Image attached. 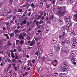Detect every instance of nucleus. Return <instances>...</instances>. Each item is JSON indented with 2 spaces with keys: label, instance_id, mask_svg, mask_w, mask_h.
I'll use <instances>...</instances> for the list:
<instances>
[{
  "label": "nucleus",
  "instance_id": "obj_36",
  "mask_svg": "<svg viewBox=\"0 0 77 77\" xmlns=\"http://www.w3.org/2000/svg\"><path fill=\"white\" fill-rule=\"evenodd\" d=\"M8 68H6L5 69V71H4V73H5L6 72H7V71H8Z\"/></svg>",
  "mask_w": 77,
  "mask_h": 77
},
{
  "label": "nucleus",
  "instance_id": "obj_35",
  "mask_svg": "<svg viewBox=\"0 0 77 77\" xmlns=\"http://www.w3.org/2000/svg\"><path fill=\"white\" fill-rule=\"evenodd\" d=\"M19 42H20V40H17L16 41V44L17 45V44H18V43H19Z\"/></svg>",
  "mask_w": 77,
  "mask_h": 77
},
{
  "label": "nucleus",
  "instance_id": "obj_42",
  "mask_svg": "<svg viewBox=\"0 0 77 77\" xmlns=\"http://www.w3.org/2000/svg\"><path fill=\"white\" fill-rule=\"evenodd\" d=\"M26 56V53H24L23 57H25Z\"/></svg>",
  "mask_w": 77,
  "mask_h": 77
},
{
  "label": "nucleus",
  "instance_id": "obj_43",
  "mask_svg": "<svg viewBox=\"0 0 77 77\" xmlns=\"http://www.w3.org/2000/svg\"><path fill=\"white\" fill-rule=\"evenodd\" d=\"M62 20H63L62 18H61L58 21H59V22H60V23H61V22H62Z\"/></svg>",
  "mask_w": 77,
  "mask_h": 77
},
{
  "label": "nucleus",
  "instance_id": "obj_30",
  "mask_svg": "<svg viewBox=\"0 0 77 77\" xmlns=\"http://www.w3.org/2000/svg\"><path fill=\"white\" fill-rule=\"evenodd\" d=\"M54 75L55 77H57V76H58V73H55L54 74Z\"/></svg>",
  "mask_w": 77,
  "mask_h": 77
},
{
  "label": "nucleus",
  "instance_id": "obj_29",
  "mask_svg": "<svg viewBox=\"0 0 77 77\" xmlns=\"http://www.w3.org/2000/svg\"><path fill=\"white\" fill-rule=\"evenodd\" d=\"M12 17V15H11V16H8L7 18V20H9V19H10V18Z\"/></svg>",
  "mask_w": 77,
  "mask_h": 77
},
{
  "label": "nucleus",
  "instance_id": "obj_58",
  "mask_svg": "<svg viewBox=\"0 0 77 77\" xmlns=\"http://www.w3.org/2000/svg\"><path fill=\"white\" fill-rule=\"evenodd\" d=\"M26 29V28H25L24 29H23L22 30V32H24V31H25Z\"/></svg>",
  "mask_w": 77,
  "mask_h": 77
},
{
  "label": "nucleus",
  "instance_id": "obj_62",
  "mask_svg": "<svg viewBox=\"0 0 77 77\" xmlns=\"http://www.w3.org/2000/svg\"><path fill=\"white\" fill-rule=\"evenodd\" d=\"M17 76V75L16 74V73H15L14 75H13V77H16Z\"/></svg>",
  "mask_w": 77,
  "mask_h": 77
},
{
  "label": "nucleus",
  "instance_id": "obj_44",
  "mask_svg": "<svg viewBox=\"0 0 77 77\" xmlns=\"http://www.w3.org/2000/svg\"><path fill=\"white\" fill-rule=\"evenodd\" d=\"M4 11H6L8 9V8H7V7H5L4 8Z\"/></svg>",
  "mask_w": 77,
  "mask_h": 77
},
{
  "label": "nucleus",
  "instance_id": "obj_19",
  "mask_svg": "<svg viewBox=\"0 0 77 77\" xmlns=\"http://www.w3.org/2000/svg\"><path fill=\"white\" fill-rule=\"evenodd\" d=\"M54 53V52L53 50H51L50 51V56H53V54Z\"/></svg>",
  "mask_w": 77,
  "mask_h": 77
},
{
  "label": "nucleus",
  "instance_id": "obj_34",
  "mask_svg": "<svg viewBox=\"0 0 77 77\" xmlns=\"http://www.w3.org/2000/svg\"><path fill=\"white\" fill-rule=\"evenodd\" d=\"M66 43V42L65 41H63L61 43V45H65Z\"/></svg>",
  "mask_w": 77,
  "mask_h": 77
},
{
  "label": "nucleus",
  "instance_id": "obj_60",
  "mask_svg": "<svg viewBox=\"0 0 77 77\" xmlns=\"http://www.w3.org/2000/svg\"><path fill=\"white\" fill-rule=\"evenodd\" d=\"M42 17V15H40L38 17V19H40V18H41Z\"/></svg>",
  "mask_w": 77,
  "mask_h": 77
},
{
  "label": "nucleus",
  "instance_id": "obj_28",
  "mask_svg": "<svg viewBox=\"0 0 77 77\" xmlns=\"http://www.w3.org/2000/svg\"><path fill=\"white\" fill-rule=\"evenodd\" d=\"M24 43V41L23 40L22 41H21L20 42V44H23Z\"/></svg>",
  "mask_w": 77,
  "mask_h": 77
},
{
  "label": "nucleus",
  "instance_id": "obj_49",
  "mask_svg": "<svg viewBox=\"0 0 77 77\" xmlns=\"http://www.w3.org/2000/svg\"><path fill=\"white\" fill-rule=\"evenodd\" d=\"M27 39L28 40H30V36H28L27 37Z\"/></svg>",
  "mask_w": 77,
  "mask_h": 77
},
{
  "label": "nucleus",
  "instance_id": "obj_56",
  "mask_svg": "<svg viewBox=\"0 0 77 77\" xmlns=\"http://www.w3.org/2000/svg\"><path fill=\"white\" fill-rule=\"evenodd\" d=\"M14 32H15V33H18V30L17 29L15 30H14Z\"/></svg>",
  "mask_w": 77,
  "mask_h": 77
},
{
  "label": "nucleus",
  "instance_id": "obj_51",
  "mask_svg": "<svg viewBox=\"0 0 77 77\" xmlns=\"http://www.w3.org/2000/svg\"><path fill=\"white\" fill-rule=\"evenodd\" d=\"M2 29L3 30H6V27H3Z\"/></svg>",
  "mask_w": 77,
  "mask_h": 77
},
{
  "label": "nucleus",
  "instance_id": "obj_8",
  "mask_svg": "<svg viewBox=\"0 0 77 77\" xmlns=\"http://www.w3.org/2000/svg\"><path fill=\"white\" fill-rule=\"evenodd\" d=\"M72 41H73V43L74 44H76L77 43V39H76V38H72Z\"/></svg>",
  "mask_w": 77,
  "mask_h": 77
},
{
  "label": "nucleus",
  "instance_id": "obj_23",
  "mask_svg": "<svg viewBox=\"0 0 77 77\" xmlns=\"http://www.w3.org/2000/svg\"><path fill=\"white\" fill-rule=\"evenodd\" d=\"M37 70L38 71H40V72H42V68H38L37 69Z\"/></svg>",
  "mask_w": 77,
  "mask_h": 77
},
{
  "label": "nucleus",
  "instance_id": "obj_17",
  "mask_svg": "<svg viewBox=\"0 0 77 77\" xmlns=\"http://www.w3.org/2000/svg\"><path fill=\"white\" fill-rule=\"evenodd\" d=\"M74 19L76 21H77V14H75L73 15Z\"/></svg>",
  "mask_w": 77,
  "mask_h": 77
},
{
  "label": "nucleus",
  "instance_id": "obj_6",
  "mask_svg": "<svg viewBox=\"0 0 77 77\" xmlns=\"http://www.w3.org/2000/svg\"><path fill=\"white\" fill-rule=\"evenodd\" d=\"M54 48H56V50L57 51H59V50H60V46H58L57 45H56L54 47Z\"/></svg>",
  "mask_w": 77,
  "mask_h": 77
},
{
  "label": "nucleus",
  "instance_id": "obj_55",
  "mask_svg": "<svg viewBox=\"0 0 77 77\" xmlns=\"http://www.w3.org/2000/svg\"><path fill=\"white\" fill-rule=\"evenodd\" d=\"M30 24V23L29 22H27V25L28 26H29Z\"/></svg>",
  "mask_w": 77,
  "mask_h": 77
},
{
  "label": "nucleus",
  "instance_id": "obj_10",
  "mask_svg": "<svg viewBox=\"0 0 77 77\" xmlns=\"http://www.w3.org/2000/svg\"><path fill=\"white\" fill-rule=\"evenodd\" d=\"M70 35L71 36H75V32H74V31H72L70 34Z\"/></svg>",
  "mask_w": 77,
  "mask_h": 77
},
{
  "label": "nucleus",
  "instance_id": "obj_57",
  "mask_svg": "<svg viewBox=\"0 0 77 77\" xmlns=\"http://www.w3.org/2000/svg\"><path fill=\"white\" fill-rule=\"evenodd\" d=\"M60 75L61 76V77H63V73H61L60 74Z\"/></svg>",
  "mask_w": 77,
  "mask_h": 77
},
{
  "label": "nucleus",
  "instance_id": "obj_22",
  "mask_svg": "<svg viewBox=\"0 0 77 77\" xmlns=\"http://www.w3.org/2000/svg\"><path fill=\"white\" fill-rule=\"evenodd\" d=\"M71 24H72V23H68L66 25L67 27H70L71 26Z\"/></svg>",
  "mask_w": 77,
  "mask_h": 77
},
{
  "label": "nucleus",
  "instance_id": "obj_52",
  "mask_svg": "<svg viewBox=\"0 0 77 77\" xmlns=\"http://www.w3.org/2000/svg\"><path fill=\"white\" fill-rule=\"evenodd\" d=\"M34 33H36L37 32V29H35L33 31Z\"/></svg>",
  "mask_w": 77,
  "mask_h": 77
},
{
  "label": "nucleus",
  "instance_id": "obj_54",
  "mask_svg": "<svg viewBox=\"0 0 77 77\" xmlns=\"http://www.w3.org/2000/svg\"><path fill=\"white\" fill-rule=\"evenodd\" d=\"M31 30H32V28L29 27L28 29L29 32H30V31H31Z\"/></svg>",
  "mask_w": 77,
  "mask_h": 77
},
{
  "label": "nucleus",
  "instance_id": "obj_20",
  "mask_svg": "<svg viewBox=\"0 0 77 77\" xmlns=\"http://www.w3.org/2000/svg\"><path fill=\"white\" fill-rule=\"evenodd\" d=\"M7 45L9 46H10L12 45V43H11V42L10 41L8 42Z\"/></svg>",
  "mask_w": 77,
  "mask_h": 77
},
{
  "label": "nucleus",
  "instance_id": "obj_45",
  "mask_svg": "<svg viewBox=\"0 0 77 77\" xmlns=\"http://www.w3.org/2000/svg\"><path fill=\"white\" fill-rule=\"evenodd\" d=\"M43 23V21H42L41 20H40L39 22L38 23L39 24H42Z\"/></svg>",
  "mask_w": 77,
  "mask_h": 77
},
{
  "label": "nucleus",
  "instance_id": "obj_32",
  "mask_svg": "<svg viewBox=\"0 0 77 77\" xmlns=\"http://www.w3.org/2000/svg\"><path fill=\"white\" fill-rule=\"evenodd\" d=\"M17 18V17L16 16H13V21H15V20Z\"/></svg>",
  "mask_w": 77,
  "mask_h": 77
},
{
  "label": "nucleus",
  "instance_id": "obj_4",
  "mask_svg": "<svg viewBox=\"0 0 77 77\" xmlns=\"http://www.w3.org/2000/svg\"><path fill=\"white\" fill-rule=\"evenodd\" d=\"M65 13V11H62L58 13V15L59 17H62V16H63V15H64Z\"/></svg>",
  "mask_w": 77,
  "mask_h": 77
},
{
  "label": "nucleus",
  "instance_id": "obj_21",
  "mask_svg": "<svg viewBox=\"0 0 77 77\" xmlns=\"http://www.w3.org/2000/svg\"><path fill=\"white\" fill-rule=\"evenodd\" d=\"M45 29L46 30L45 31V32L47 33H48V27H46L45 28Z\"/></svg>",
  "mask_w": 77,
  "mask_h": 77
},
{
  "label": "nucleus",
  "instance_id": "obj_46",
  "mask_svg": "<svg viewBox=\"0 0 77 77\" xmlns=\"http://www.w3.org/2000/svg\"><path fill=\"white\" fill-rule=\"evenodd\" d=\"M30 6H31V7H32V8H33V7H34V3H32L31 5H30Z\"/></svg>",
  "mask_w": 77,
  "mask_h": 77
},
{
  "label": "nucleus",
  "instance_id": "obj_38",
  "mask_svg": "<svg viewBox=\"0 0 77 77\" xmlns=\"http://www.w3.org/2000/svg\"><path fill=\"white\" fill-rule=\"evenodd\" d=\"M27 74H28V72H26L24 74H23L22 75L23 76H25V75H26Z\"/></svg>",
  "mask_w": 77,
  "mask_h": 77
},
{
  "label": "nucleus",
  "instance_id": "obj_53",
  "mask_svg": "<svg viewBox=\"0 0 77 77\" xmlns=\"http://www.w3.org/2000/svg\"><path fill=\"white\" fill-rule=\"evenodd\" d=\"M38 37H36L35 38V41H38Z\"/></svg>",
  "mask_w": 77,
  "mask_h": 77
},
{
  "label": "nucleus",
  "instance_id": "obj_47",
  "mask_svg": "<svg viewBox=\"0 0 77 77\" xmlns=\"http://www.w3.org/2000/svg\"><path fill=\"white\" fill-rule=\"evenodd\" d=\"M2 60H3V58L2 57H0V62H1L2 61Z\"/></svg>",
  "mask_w": 77,
  "mask_h": 77
},
{
  "label": "nucleus",
  "instance_id": "obj_37",
  "mask_svg": "<svg viewBox=\"0 0 77 77\" xmlns=\"http://www.w3.org/2000/svg\"><path fill=\"white\" fill-rule=\"evenodd\" d=\"M75 43H73L72 44V47L73 48H74V47H75Z\"/></svg>",
  "mask_w": 77,
  "mask_h": 77
},
{
  "label": "nucleus",
  "instance_id": "obj_26",
  "mask_svg": "<svg viewBox=\"0 0 77 77\" xmlns=\"http://www.w3.org/2000/svg\"><path fill=\"white\" fill-rule=\"evenodd\" d=\"M15 35V34H13L12 33H11V34L10 35V38H12V36L14 37Z\"/></svg>",
  "mask_w": 77,
  "mask_h": 77
},
{
  "label": "nucleus",
  "instance_id": "obj_11",
  "mask_svg": "<svg viewBox=\"0 0 77 77\" xmlns=\"http://www.w3.org/2000/svg\"><path fill=\"white\" fill-rule=\"evenodd\" d=\"M7 60V57H5L3 58V59L2 60V62L3 63H5V62H6V60Z\"/></svg>",
  "mask_w": 77,
  "mask_h": 77
},
{
  "label": "nucleus",
  "instance_id": "obj_63",
  "mask_svg": "<svg viewBox=\"0 0 77 77\" xmlns=\"http://www.w3.org/2000/svg\"><path fill=\"white\" fill-rule=\"evenodd\" d=\"M39 53V52L38 51H37L35 52V55H38Z\"/></svg>",
  "mask_w": 77,
  "mask_h": 77
},
{
  "label": "nucleus",
  "instance_id": "obj_15",
  "mask_svg": "<svg viewBox=\"0 0 77 77\" xmlns=\"http://www.w3.org/2000/svg\"><path fill=\"white\" fill-rule=\"evenodd\" d=\"M62 7H58L57 8V11H59V12H60L61 10H62Z\"/></svg>",
  "mask_w": 77,
  "mask_h": 77
},
{
  "label": "nucleus",
  "instance_id": "obj_64",
  "mask_svg": "<svg viewBox=\"0 0 77 77\" xmlns=\"http://www.w3.org/2000/svg\"><path fill=\"white\" fill-rule=\"evenodd\" d=\"M73 0H69V2L70 3H72L73 2Z\"/></svg>",
  "mask_w": 77,
  "mask_h": 77
},
{
  "label": "nucleus",
  "instance_id": "obj_41",
  "mask_svg": "<svg viewBox=\"0 0 77 77\" xmlns=\"http://www.w3.org/2000/svg\"><path fill=\"white\" fill-rule=\"evenodd\" d=\"M66 43L67 44L69 45V43H70V41H69V40H67L66 41Z\"/></svg>",
  "mask_w": 77,
  "mask_h": 77
},
{
  "label": "nucleus",
  "instance_id": "obj_13",
  "mask_svg": "<svg viewBox=\"0 0 77 77\" xmlns=\"http://www.w3.org/2000/svg\"><path fill=\"white\" fill-rule=\"evenodd\" d=\"M35 43V41L34 39H33V40L32 41V42L30 44V46H32V45H33Z\"/></svg>",
  "mask_w": 77,
  "mask_h": 77
},
{
  "label": "nucleus",
  "instance_id": "obj_39",
  "mask_svg": "<svg viewBox=\"0 0 77 77\" xmlns=\"http://www.w3.org/2000/svg\"><path fill=\"white\" fill-rule=\"evenodd\" d=\"M22 37V35H20L19 36L18 38L19 39H21Z\"/></svg>",
  "mask_w": 77,
  "mask_h": 77
},
{
  "label": "nucleus",
  "instance_id": "obj_27",
  "mask_svg": "<svg viewBox=\"0 0 77 77\" xmlns=\"http://www.w3.org/2000/svg\"><path fill=\"white\" fill-rule=\"evenodd\" d=\"M64 51L65 52V53H66V54H67L69 53V51Z\"/></svg>",
  "mask_w": 77,
  "mask_h": 77
},
{
  "label": "nucleus",
  "instance_id": "obj_7",
  "mask_svg": "<svg viewBox=\"0 0 77 77\" xmlns=\"http://www.w3.org/2000/svg\"><path fill=\"white\" fill-rule=\"evenodd\" d=\"M11 56L12 57V59H14V58L15 57V56L14 55V54L13 50H11Z\"/></svg>",
  "mask_w": 77,
  "mask_h": 77
},
{
  "label": "nucleus",
  "instance_id": "obj_18",
  "mask_svg": "<svg viewBox=\"0 0 77 77\" xmlns=\"http://www.w3.org/2000/svg\"><path fill=\"white\" fill-rule=\"evenodd\" d=\"M38 14H40V15H42L44 14V11H40L39 12H38Z\"/></svg>",
  "mask_w": 77,
  "mask_h": 77
},
{
  "label": "nucleus",
  "instance_id": "obj_2",
  "mask_svg": "<svg viewBox=\"0 0 77 77\" xmlns=\"http://www.w3.org/2000/svg\"><path fill=\"white\" fill-rule=\"evenodd\" d=\"M71 20V15H68L66 16V18L65 19V22L66 23H69Z\"/></svg>",
  "mask_w": 77,
  "mask_h": 77
},
{
  "label": "nucleus",
  "instance_id": "obj_33",
  "mask_svg": "<svg viewBox=\"0 0 77 77\" xmlns=\"http://www.w3.org/2000/svg\"><path fill=\"white\" fill-rule=\"evenodd\" d=\"M23 23L24 24H26L27 23V20H24L23 22Z\"/></svg>",
  "mask_w": 77,
  "mask_h": 77
},
{
  "label": "nucleus",
  "instance_id": "obj_59",
  "mask_svg": "<svg viewBox=\"0 0 77 77\" xmlns=\"http://www.w3.org/2000/svg\"><path fill=\"white\" fill-rule=\"evenodd\" d=\"M12 75V74H10L8 77H11Z\"/></svg>",
  "mask_w": 77,
  "mask_h": 77
},
{
  "label": "nucleus",
  "instance_id": "obj_31",
  "mask_svg": "<svg viewBox=\"0 0 77 77\" xmlns=\"http://www.w3.org/2000/svg\"><path fill=\"white\" fill-rule=\"evenodd\" d=\"M9 2L10 4L12 5V3H13V0H9Z\"/></svg>",
  "mask_w": 77,
  "mask_h": 77
},
{
  "label": "nucleus",
  "instance_id": "obj_14",
  "mask_svg": "<svg viewBox=\"0 0 77 77\" xmlns=\"http://www.w3.org/2000/svg\"><path fill=\"white\" fill-rule=\"evenodd\" d=\"M57 41V38H55L53 39L52 42H54V43H56Z\"/></svg>",
  "mask_w": 77,
  "mask_h": 77
},
{
  "label": "nucleus",
  "instance_id": "obj_3",
  "mask_svg": "<svg viewBox=\"0 0 77 77\" xmlns=\"http://www.w3.org/2000/svg\"><path fill=\"white\" fill-rule=\"evenodd\" d=\"M71 60L72 62H74L75 61V54L72 52L71 54Z\"/></svg>",
  "mask_w": 77,
  "mask_h": 77
},
{
  "label": "nucleus",
  "instance_id": "obj_12",
  "mask_svg": "<svg viewBox=\"0 0 77 77\" xmlns=\"http://www.w3.org/2000/svg\"><path fill=\"white\" fill-rule=\"evenodd\" d=\"M42 26L41 25L39 24H38L37 25V27L39 29H40V30L42 29Z\"/></svg>",
  "mask_w": 77,
  "mask_h": 77
},
{
  "label": "nucleus",
  "instance_id": "obj_16",
  "mask_svg": "<svg viewBox=\"0 0 77 77\" xmlns=\"http://www.w3.org/2000/svg\"><path fill=\"white\" fill-rule=\"evenodd\" d=\"M54 18V15L53 14H51V17L49 18V20H51L53 18Z\"/></svg>",
  "mask_w": 77,
  "mask_h": 77
},
{
  "label": "nucleus",
  "instance_id": "obj_48",
  "mask_svg": "<svg viewBox=\"0 0 77 77\" xmlns=\"http://www.w3.org/2000/svg\"><path fill=\"white\" fill-rule=\"evenodd\" d=\"M10 11L7 12V13H8V14H11V13L12 12V11H11V9H10Z\"/></svg>",
  "mask_w": 77,
  "mask_h": 77
},
{
  "label": "nucleus",
  "instance_id": "obj_25",
  "mask_svg": "<svg viewBox=\"0 0 77 77\" xmlns=\"http://www.w3.org/2000/svg\"><path fill=\"white\" fill-rule=\"evenodd\" d=\"M62 28H63V31L65 30H66V26H64L62 27Z\"/></svg>",
  "mask_w": 77,
  "mask_h": 77
},
{
  "label": "nucleus",
  "instance_id": "obj_9",
  "mask_svg": "<svg viewBox=\"0 0 77 77\" xmlns=\"http://www.w3.org/2000/svg\"><path fill=\"white\" fill-rule=\"evenodd\" d=\"M6 26L7 27V29H9V28H10V25H9V23L7 22L6 23Z\"/></svg>",
  "mask_w": 77,
  "mask_h": 77
},
{
  "label": "nucleus",
  "instance_id": "obj_40",
  "mask_svg": "<svg viewBox=\"0 0 77 77\" xmlns=\"http://www.w3.org/2000/svg\"><path fill=\"white\" fill-rule=\"evenodd\" d=\"M22 12V9H20L17 11V12Z\"/></svg>",
  "mask_w": 77,
  "mask_h": 77
},
{
  "label": "nucleus",
  "instance_id": "obj_50",
  "mask_svg": "<svg viewBox=\"0 0 77 77\" xmlns=\"http://www.w3.org/2000/svg\"><path fill=\"white\" fill-rule=\"evenodd\" d=\"M18 58V55H17L15 58V59H17Z\"/></svg>",
  "mask_w": 77,
  "mask_h": 77
},
{
  "label": "nucleus",
  "instance_id": "obj_1",
  "mask_svg": "<svg viewBox=\"0 0 77 77\" xmlns=\"http://www.w3.org/2000/svg\"><path fill=\"white\" fill-rule=\"evenodd\" d=\"M68 65L67 64H64L63 67H61L60 69V70L61 71H63V72H64V71H66L67 69H68Z\"/></svg>",
  "mask_w": 77,
  "mask_h": 77
},
{
  "label": "nucleus",
  "instance_id": "obj_61",
  "mask_svg": "<svg viewBox=\"0 0 77 77\" xmlns=\"http://www.w3.org/2000/svg\"><path fill=\"white\" fill-rule=\"evenodd\" d=\"M38 33H41V30H38L37 31Z\"/></svg>",
  "mask_w": 77,
  "mask_h": 77
},
{
  "label": "nucleus",
  "instance_id": "obj_5",
  "mask_svg": "<svg viewBox=\"0 0 77 77\" xmlns=\"http://www.w3.org/2000/svg\"><path fill=\"white\" fill-rule=\"evenodd\" d=\"M42 48H41L40 49V50L39 51V57H38V60H39V58L42 56Z\"/></svg>",
  "mask_w": 77,
  "mask_h": 77
},
{
  "label": "nucleus",
  "instance_id": "obj_24",
  "mask_svg": "<svg viewBox=\"0 0 77 77\" xmlns=\"http://www.w3.org/2000/svg\"><path fill=\"white\" fill-rule=\"evenodd\" d=\"M43 3H44V2L42 0L40 3V6L42 7L43 6Z\"/></svg>",
  "mask_w": 77,
  "mask_h": 77
}]
</instances>
